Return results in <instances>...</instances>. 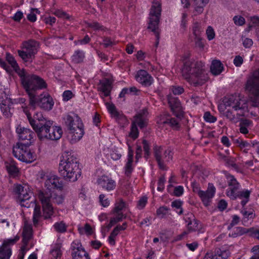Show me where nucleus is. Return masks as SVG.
<instances>
[{
	"instance_id": "aec40b11",
	"label": "nucleus",
	"mask_w": 259,
	"mask_h": 259,
	"mask_svg": "<svg viewBox=\"0 0 259 259\" xmlns=\"http://www.w3.org/2000/svg\"><path fill=\"white\" fill-rule=\"evenodd\" d=\"M63 132L60 126H53L50 128L49 132L47 133V137L45 139H49L51 140H58L62 136Z\"/></svg>"
},
{
	"instance_id": "7ed1b4c3",
	"label": "nucleus",
	"mask_w": 259,
	"mask_h": 259,
	"mask_svg": "<svg viewBox=\"0 0 259 259\" xmlns=\"http://www.w3.org/2000/svg\"><path fill=\"white\" fill-rule=\"evenodd\" d=\"M29 122L31 127L36 133L40 140L45 139L50 128L53 125V121L47 120L41 112L35 113L33 117L29 112H26Z\"/></svg>"
},
{
	"instance_id": "a19ab883",
	"label": "nucleus",
	"mask_w": 259,
	"mask_h": 259,
	"mask_svg": "<svg viewBox=\"0 0 259 259\" xmlns=\"http://www.w3.org/2000/svg\"><path fill=\"white\" fill-rule=\"evenodd\" d=\"M11 255V250L8 247L2 246L0 248V259H9Z\"/></svg>"
},
{
	"instance_id": "72a5a7b5",
	"label": "nucleus",
	"mask_w": 259,
	"mask_h": 259,
	"mask_svg": "<svg viewBox=\"0 0 259 259\" xmlns=\"http://www.w3.org/2000/svg\"><path fill=\"white\" fill-rule=\"evenodd\" d=\"M140 91L138 90L135 87H132L130 88H123L119 94V98H123L126 94H131L137 95V93Z\"/></svg>"
},
{
	"instance_id": "09e8293b",
	"label": "nucleus",
	"mask_w": 259,
	"mask_h": 259,
	"mask_svg": "<svg viewBox=\"0 0 259 259\" xmlns=\"http://www.w3.org/2000/svg\"><path fill=\"white\" fill-rule=\"evenodd\" d=\"M169 210V208L167 206H162L157 209L156 214L158 217L163 218L164 216L168 213Z\"/></svg>"
},
{
	"instance_id": "bf43d9fd",
	"label": "nucleus",
	"mask_w": 259,
	"mask_h": 259,
	"mask_svg": "<svg viewBox=\"0 0 259 259\" xmlns=\"http://www.w3.org/2000/svg\"><path fill=\"white\" fill-rule=\"evenodd\" d=\"M11 98H8L4 92H0V105L3 103H9L11 101Z\"/></svg>"
},
{
	"instance_id": "6ab92c4d",
	"label": "nucleus",
	"mask_w": 259,
	"mask_h": 259,
	"mask_svg": "<svg viewBox=\"0 0 259 259\" xmlns=\"http://www.w3.org/2000/svg\"><path fill=\"white\" fill-rule=\"evenodd\" d=\"M73 251L72 252V256L73 259H90L89 254L85 251V250L81 247V245H78L76 247L73 245H72Z\"/></svg>"
},
{
	"instance_id": "cd10ccee",
	"label": "nucleus",
	"mask_w": 259,
	"mask_h": 259,
	"mask_svg": "<svg viewBox=\"0 0 259 259\" xmlns=\"http://www.w3.org/2000/svg\"><path fill=\"white\" fill-rule=\"evenodd\" d=\"M32 227L30 226L25 225L22 232L23 239L22 242L25 245L27 246L29 241L32 237Z\"/></svg>"
},
{
	"instance_id": "5701e85b",
	"label": "nucleus",
	"mask_w": 259,
	"mask_h": 259,
	"mask_svg": "<svg viewBox=\"0 0 259 259\" xmlns=\"http://www.w3.org/2000/svg\"><path fill=\"white\" fill-rule=\"evenodd\" d=\"M38 197L41 201L42 205L51 204L52 200V194L49 191H39L38 193Z\"/></svg>"
},
{
	"instance_id": "f03ea898",
	"label": "nucleus",
	"mask_w": 259,
	"mask_h": 259,
	"mask_svg": "<svg viewBox=\"0 0 259 259\" xmlns=\"http://www.w3.org/2000/svg\"><path fill=\"white\" fill-rule=\"evenodd\" d=\"M18 75L20 77L21 85L28 96L29 100L31 104L33 103L32 99L36 95L37 91L46 89L47 84L44 79L40 76L32 73L27 72L22 69L19 72Z\"/></svg>"
},
{
	"instance_id": "5fc2aeb1",
	"label": "nucleus",
	"mask_w": 259,
	"mask_h": 259,
	"mask_svg": "<svg viewBox=\"0 0 259 259\" xmlns=\"http://www.w3.org/2000/svg\"><path fill=\"white\" fill-rule=\"evenodd\" d=\"M226 163L229 165L231 166L234 169L238 171L239 168L238 165L235 163L234 159L233 158H227L225 159Z\"/></svg>"
},
{
	"instance_id": "4d7b16f0",
	"label": "nucleus",
	"mask_w": 259,
	"mask_h": 259,
	"mask_svg": "<svg viewBox=\"0 0 259 259\" xmlns=\"http://www.w3.org/2000/svg\"><path fill=\"white\" fill-rule=\"evenodd\" d=\"M133 162V161H127L125 166V174L127 177L131 175L133 170V167L132 166Z\"/></svg>"
},
{
	"instance_id": "603ef678",
	"label": "nucleus",
	"mask_w": 259,
	"mask_h": 259,
	"mask_svg": "<svg viewBox=\"0 0 259 259\" xmlns=\"http://www.w3.org/2000/svg\"><path fill=\"white\" fill-rule=\"evenodd\" d=\"M241 212L244 217L243 220L244 222L248 221L249 219H253L255 217V214L252 211L248 212L246 210H242Z\"/></svg>"
},
{
	"instance_id": "473e14b6",
	"label": "nucleus",
	"mask_w": 259,
	"mask_h": 259,
	"mask_svg": "<svg viewBox=\"0 0 259 259\" xmlns=\"http://www.w3.org/2000/svg\"><path fill=\"white\" fill-rule=\"evenodd\" d=\"M43 209V217L45 219L51 218L53 214L54 211L52 205L51 204L42 205Z\"/></svg>"
},
{
	"instance_id": "680f3d73",
	"label": "nucleus",
	"mask_w": 259,
	"mask_h": 259,
	"mask_svg": "<svg viewBox=\"0 0 259 259\" xmlns=\"http://www.w3.org/2000/svg\"><path fill=\"white\" fill-rule=\"evenodd\" d=\"M31 13L27 15V19L29 21L34 22L36 19V15L34 13V12L35 11L36 13H38V10L35 8L31 9Z\"/></svg>"
},
{
	"instance_id": "6e6552de",
	"label": "nucleus",
	"mask_w": 259,
	"mask_h": 259,
	"mask_svg": "<svg viewBox=\"0 0 259 259\" xmlns=\"http://www.w3.org/2000/svg\"><path fill=\"white\" fill-rule=\"evenodd\" d=\"M223 103L225 108L230 107L237 112L238 116H245L246 111L249 112L251 107L248 108V104L244 100H242L236 95H230L225 97L223 100Z\"/></svg>"
},
{
	"instance_id": "0eeeda50",
	"label": "nucleus",
	"mask_w": 259,
	"mask_h": 259,
	"mask_svg": "<svg viewBox=\"0 0 259 259\" xmlns=\"http://www.w3.org/2000/svg\"><path fill=\"white\" fill-rule=\"evenodd\" d=\"M161 4L156 1L153 2V5L150 12V20L148 28L151 29L156 36L155 46L157 47L159 41V32L158 31V24L161 15Z\"/></svg>"
},
{
	"instance_id": "052dcab7",
	"label": "nucleus",
	"mask_w": 259,
	"mask_h": 259,
	"mask_svg": "<svg viewBox=\"0 0 259 259\" xmlns=\"http://www.w3.org/2000/svg\"><path fill=\"white\" fill-rule=\"evenodd\" d=\"M143 149H144V151L145 152L144 157L146 159H148V158L150 155V152H149L150 148H149V144L146 140H143Z\"/></svg>"
},
{
	"instance_id": "c85d7f7f",
	"label": "nucleus",
	"mask_w": 259,
	"mask_h": 259,
	"mask_svg": "<svg viewBox=\"0 0 259 259\" xmlns=\"http://www.w3.org/2000/svg\"><path fill=\"white\" fill-rule=\"evenodd\" d=\"M14 103L13 102L12 99H11L10 103H3L0 105L1 111L3 114L7 117H11L12 115L13 108L12 106Z\"/></svg>"
},
{
	"instance_id": "3c124183",
	"label": "nucleus",
	"mask_w": 259,
	"mask_h": 259,
	"mask_svg": "<svg viewBox=\"0 0 259 259\" xmlns=\"http://www.w3.org/2000/svg\"><path fill=\"white\" fill-rule=\"evenodd\" d=\"M203 118L207 122L213 123L217 121V117L211 115L208 111L204 113Z\"/></svg>"
},
{
	"instance_id": "8fccbe9b",
	"label": "nucleus",
	"mask_w": 259,
	"mask_h": 259,
	"mask_svg": "<svg viewBox=\"0 0 259 259\" xmlns=\"http://www.w3.org/2000/svg\"><path fill=\"white\" fill-rule=\"evenodd\" d=\"M202 31H203V29L200 25L198 23H194L193 27V33L196 38L200 37V33Z\"/></svg>"
},
{
	"instance_id": "7c9ffc66",
	"label": "nucleus",
	"mask_w": 259,
	"mask_h": 259,
	"mask_svg": "<svg viewBox=\"0 0 259 259\" xmlns=\"http://www.w3.org/2000/svg\"><path fill=\"white\" fill-rule=\"evenodd\" d=\"M6 60L18 74L19 72L22 71V70L20 69L16 60L10 54L7 53Z\"/></svg>"
},
{
	"instance_id": "9b49d317",
	"label": "nucleus",
	"mask_w": 259,
	"mask_h": 259,
	"mask_svg": "<svg viewBox=\"0 0 259 259\" xmlns=\"http://www.w3.org/2000/svg\"><path fill=\"white\" fill-rule=\"evenodd\" d=\"M167 100L169 105L174 114L176 115L177 118L181 119L183 115L181 103L179 99L171 96H168Z\"/></svg>"
},
{
	"instance_id": "393cba45",
	"label": "nucleus",
	"mask_w": 259,
	"mask_h": 259,
	"mask_svg": "<svg viewBox=\"0 0 259 259\" xmlns=\"http://www.w3.org/2000/svg\"><path fill=\"white\" fill-rule=\"evenodd\" d=\"M251 191L248 190H245L241 191H238L235 194V198H231L232 200H236L237 198H244L241 202V204L242 206H244L249 201Z\"/></svg>"
},
{
	"instance_id": "e433bc0d",
	"label": "nucleus",
	"mask_w": 259,
	"mask_h": 259,
	"mask_svg": "<svg viewBox=\"0 0 259 259\" xmlns=\"http://www.w3.org/2000/svg\"><path fill=\"white\" fill-rule=\"evenodd\" d=\"M126 205L125 202L123 201V200L121 198H120L117 200L115 204V207L113 210L114 213H116L118 214V213H120L119 212L124 208H126Z\"/></svg>"
},
{
	"instance_id": "4468645a",
	"label": "nucleus",
	"mask_w": 259,
	"mask_h": 259,
	"mask_svg": "<svg viewBox=\"0 0 259 259\" xmlns=\"http://www.w3.org/2000/svg\"><path fill=\"white\" fill-rule=\"evenodd\" d=\"M45 187L47 190L52 192L54 189L62 190L63 188V183L60 181V178L57 176H52L48 178L45 182Z\"/></svg>"
},
{
	"instance_id": "37998d69",
	"label": "nucleus",
	"mask_w": 259,
	"mask_h": 259,
	"mask_svg": "<svg viewBox=\"0 0 259 259\" xmlns=\"http://www.w3.org/2000/svg\"><path fill=\"white\" fill-rule=\"evenodd\" d=\"M6 168L8 172L11 175H16L19 172L18 168L13 162L7 163Z\"/></svg>"
},
{
	"instance_id": "20e7f679",
	"label": "nucleus",
	"mask_w": 259,
	"mask_h": 259,
	"mask_svg": "<svg viewBox=\"0 0 259 259\" xmlns=\"http://www.w3.org/2000/svg\"><path fill=\"white\" fill-rule=\"evenodd\" d=\"M63 119L69 133L71 135V142L75 143L80 140L84 135L83 124L81 119L77 115L72 116L68 114Z\"/></svg>"
},
{
	"instance_id": "dca6fc26",
	"label": "nucleus",
	"mask_w": 259,
	"mask_h": 259,
	"mask_svg": "<svg viewBox=\"0 0 259 259\" xmlns=\"http://www.w3.org/2000/svg\"><path fill=\"white\" fill-rule=\"evenodd\" d=\"M136 78L139 83L146 87L150 86L153 82L152 77L144 70H139Z\"/></svg>"
},
{
	"instance_id": "f3484780",
	"label": "nucleus",
	"mask_w": 259,
	"mask_h": 259,
	"mask_svg": "<svg viewBox=\"0 0 259 259\" xmlns=\"http://www.w3.org/2000/svg\"><path fill=\"white\" fill-rule=\"evenodd\" d=\"M97 183L103 189L108 191L114 189L116 187L115 181L106 176H102L99 178Z\"/></svg>"
},
{
	"instance_id": "39448f33",
	"label": "nucleus",
	"mask_w": 259,
	"mask_h": 259,
	"mask_svg": "<svg viewBox=\"0 0 259 259\" xmlns=\"http://www.w3.org/2000/svg\"><path fill=\"white\" fill-rule=\"evenodd\" d=\"M245 89L248 92L251 107H259V70H255L248 78Z\"/></svg>"
},
{
	"instance_id": "f8f14e48",
	"label": "nucleus",
	"mask_w": 259,
	"mask_h": 259,
	"mask_svg": "<svg viewBox=\"0 0 259 259\" xmlns=\"http://www.w3.org/2000/svg\"><path fill=\"white\" fill-rule=\"evenodd\" d=\"M227 179L228 180V185L229 187L227 190L226 194L230 198H235V194L239 189L240 186V184L232 175H227Z\"/></svg>"
},
{
	"instance_id": "a211bd4d",
	"label": "nucleus",
	"mask_w": 259,
	"mask_h": 259,
	"mask_svg": "<svg viewBox=\"0 0 259 259\" xmlns=\"http://www.w3.org/2000/svg\"><path fill=\"white\" fill-rule=\"evenodd\" d=\"M16 131L19 135L20 140L22 141H27L26 142L32 143L31 141L33 138L35 134L30 129L20 127H17Z\"/></svg>"
},
{
	"instance_id": "58836bf2",
	"label": "nucleus",
	"mask_w": 259,
	"mask_h": 259,
	"mask_svg": "<svg viewBox=\"0 0 259 259\" xmlns=\"http://www.w3.org/2000/svg\"><path fill=\"white\" fill-rule=\"evenodd\" d=\"M247 232H248V231L246 228L241 227H237L233 229L232 233L229 234V236L232 237H236L237 236H239L244 234H245Z\"/></svg>"
},
{
	"instance_id": "69168bd1",
	"label": "nucleus",
	"mask_w": 259,
	"mask_h": 259,
	"mask_svg": "<svg viewBox=\"0 0 259 259\" xmlns=\"http://www.w3.org/2000/svg\"><path fill=\"white\" fill-rule=\"evenodd\" d=\"M184 193V189L183 186H178L174 188V195L177 197H180Z\"/></svg>"
},
{
	"instance_id": "b1692460",
	"label": "nucleus",
	"mask_w": 259,
	"mask_h": 259,
	"mask_svg": "<svg viewBox=\"0 0 259 259\" xmlns=\"http://www.w3.org/2000/svg\"><path fill=\"white\" fill-rule=\"evenodd\" d=\"M209 0H190L191 3H193L195 6L194 13L195 15L201 14L204 10V7L208 3Z\"/></svg>"
},
{
	"instance_id": "2f4dec72",
	"label": "nucleus",
	"mask_w": 259,
	"mask_h": 259,
	"mask_svg": "<svg viewBox=\"0 0 259 259\" xmlns=\"http://www.w3.org/2000/svg\"><path fill=\"white\" fill-rule=\"evenodd\" d=\"M107 108L110 113L114 117L117 118H124L122 114H120L117 110L116 107L113 104H110L109 103H106Z\"/></svg>"
},
{
	"instance_id": "e2e57ef3",
	"label": "nucleus",
	"mask_w": 259,
	"mask_h": 259,
	"mask_svg": "<svg viewBox=\"0 0 259 259\" xmlns=\"http://www.w3.org/2000/svg\"><path fill=\"white\" fill-rule=\"evenodd\" d=\"M207 38L209 40H212L215 36V33L213 29L211 26H208L206 31Z\"/></svg>"
},
{
	"instance_id": "338daca9",
	"label": "nucleus",
	"mask_w": 259,
	"mask_h": 259,
	"mask_svg": "<svg viewBox=\"0 0 259 259\" xmlns=\"http://www.w3.org/2000/svg\"><path fill=\"white\" fill-rule=\"evenodd\" d=\"M118 233L114 229L109 237V242L110 244L112 245H115V241L114 238L118 235Z\"/></svg>"
},
{
	"instance_id": "49530a36",
	"label": "nucleus",
	"mask_w": 259,
	"mask_h": 259,
	"mask_svg": "<svg viewBox=\"0 0 259 259\" xmlns=\"http://www.w3.org/2000/svg\"><path fill=\"white\" fill-rule=\"evenodd\" d=\"M183 202L180 200H176L171 202V206L177 209H180V211L177 213L179 215H181L183 213V209L182 207Z\"/></svg>"
},
{
	"instance_id": "de8ad7c7",
	"label": "nucleus",
	"mask_w": 259,
	"mask_h": 259,
	"mask_svg": "<svg viewBox=\"0 0 259 259\" xmlns=\"http://www.w3.org/2000/svg\"><path fill=\"white\" fill-rule=\"evenodd\" d=\"M54 227L56 231L60 233H64L66 231V226L63 222L55 223Z\"/></svg>"
},
{
	"instance_id": "a18cd8bd",
	"label": "nucleus",
	"mask_w": 259,
	"mask_h": 259,
	"mask_svg": "<svg viewBox=\"0 0 259 259\" xmlns=\"http://www.w3.org/2000/svg\"><path fill=\"white\" fill-rule=\"evenodd\" d=\"M129 136L133 138L134 140L136 139L139 136V131L136 122H133L131 125V132L129 134Z\"/></svg>"
},
{
	"instance_id": "4be33fe9",
	"label": "nucleus",
	"mask_w": 259,
	"mask_h": 259,
	"mask_svg": "<svg viewBox=\"0 0 259 259\" xmlns=\"http://www.w3.org/2000/svg\"><path fill=\"white\" fill-rule=\"evenodd\" d=\"M154 155L159 168L162 170H166V166L164 163V161L162 160V148L157 145L155 146L153 148Z\"/></svg>"
},
{
	"instance_id": "423d86ee",
	"label": "nucleus",
	"mask_w": 259,
	"mask_h": 259,
	"mask_svg": "<svg viewBox=\"0 0 259 259\" xmlns=\"http://www.w3.org/2000/svg\"><path fill=\"white\" fill-rule=\"evenodd\" d=\"M204 65L201 61L187 60L184 63L182 69L183 76L190 81L191 76L200 77L204 72Z\"/></svg>"
},
{
	"instance_id": "ea45409f",
	"label": "nucleus",
	"mask_w": 259,
	"mask_h": 259,
	"mask_svg": "<svg viewBox=\"0 0 259 259\" xmlns=\"http://www.w3.org/2000/svg\"><path fill=\"white\" fill-rule=\"evenodd\" d=\"M84 58V53L81 51H76L72 56V60L75 63H79L83 61Z\"/></svg>"
},
{
	"instance_id": "c9c22d12",
	"label": "nucleus",
	"mask_w": 259,
	"mask_h": 259,
	"mask_svg": "<svg viewBox=\"0 0 259 259\" xmlns=\"http://www.w3.org/2000/svg\"><path fill=\"white\" fill-rule=\"evenodd\" d=\"M229 255V251L226 249L217 248L215 251L216 259H227Z\"/></svg>"
},
{
	"instance_id": "c756f323",
	"label": "nucleus",
	"mask_w": 259,
	"mask_h": 259,
	"mask_svg": "<svg viewBox=\"0 0 259 259\" xmlns=\"http://www.w3.org/2000/svg\"><path fill=\"white\" fill-rule=\"evenodd\" d=\"M18 53L20 57L25 62H31L35 57V55L30 52L24 50H18Z\"/></svg>"
},
{
	"instance_id": "4c0bfd02",
	"label": "nucleus",
	"mask_w": 259,
	"mask_h": 259,
	"mask_svg": "<svg viewBox=\"0 0 259 259\" xmlns=\"http://www.w3.org/2000/svg\"><path fill=\"white\" fill-rule=\"evenodd\" d=\"M61 244L56 243L53 248L51 251V254L54 257V259L60 258L62 255V251L61 250Z\"/></svg>"
},
{
	"instance_id": "f257e3e1",
	"label": "nucleus",
	"mask_w": 259,
	"mask_h": 259,
	"mask_svg": "<svg viewBox=\"0 0 259 259\" xmlns=\"http://www.w3.org/2000/svg\"><path fill=\"white\" fill-rule=\"evenodd\" d=\"M59 165V172L67 182H74L81 176L78 160L72 152H64Z\"/></svg>"
},
{
	"instance_id": "c03bdc74",
	"label": "nucleus",
	"mask_w": 259,
	"mask_h": 259,
	"mask_svg": "<svg viewBox=\"0 0 259 259\" xmlns=\"http://www.w3.org/2000/svg\"><path fill=\"white\" fill-rule=\"evenodd\" d=\"M41 213L40 207L37 205H35L33 216V222L34 226L37 225L38 223V219L41 217Z\"/></svg>"
},
{
	"instance_id": "412c9836",
	"label": "nucleus",
	"mask_w": 259,
	"mask_h": 259,
	"mask_svg": "<svg viewBox=\"0 0 259 259\" xmlns=\"http://www.w3.org/2000/svg\"><path fill=\"white\" fill-rule=\"evenodd\" d=\"M38 46L39 42L34 39H30L23 43V48L34 55L37 53Z\"/></svg>"
},
{
	"instance_id": "774afa93",
	"label": "nucleus",
	"mask_w": 259,
	"mask_h": 259,
	"mask_svg": "<svg viewBox=\"0 0 259 259\" xmlns=\"http://www.w3.org/2000/svg\"><path fill=\"white\" fill-rule=\"evenodd\" d=\"M198 222L195 220H193V222L190 221L188 224V228L190 231H195L198 228Z\"/></svg>"
},
{
	"instance_id": "f704fd0d",
	"label": "nucleus",
	"mask_w": 259,
	"mask_h": 259,
	"mask_svg": "<svg viewBox=\"0 0 259 259\" xmlns=\"http://www.w3.org/2000/svg\"><path fill=\"white\" fill-rule=\"evenodd\" d=\"M180 120H181V119H179L178 118H175L172 117H168L166 118V120L163 121V123L164 124H168L173 128L178 130L180 126L179 123Z\"/></svg>"
},
{
	"instance_id": "79ce46f5",
	"label": "nucleus",
	"mask_w": 259,
	"mask_h": 259,
	"mask_svg": "<svg viewBox=\"0 0 259 259\" xmlns=\"http://www.w3.org/2000/svg\"><path fill=\"white\" fill-rule=\"evenodd\" d=\"M225 116L230 121L233 122H236L241 116H238L237 113L236 114L231 109H228L225 113Z\"/></svg>"
},
{
	"instance_id": "1a4fd4ad",
	"label": "nucleus",
	"mask_w": 259,
	"mask_h": 259,
	"mask_svg": "<svg viewBox=\"0 0 259 259\" xmlns=\"http://www.w3.org/2000/svg\"><path fill=\"white\" fill-rule=\"evenodd\" d=\"M31 142L18 143L14 146L13 154L20 161L31 163L35 159V155L29 149Z\"/></svg>"
},
{
	"instance_id": "9d476101",
	"label": "nucleus",
	"mask_w": 259,
	"mask_h": 259,
	"mask_svg": "<svg viewBox=\"0 0 259 259\" xmlns=\"http://www.w3.org/2000/svg\"><path fill=\"white\" fill-rule=\"evenodd\" d=\"M33 103L31 104L29 101V105L33 108V109L35 108L36 106H39L45 110H50L52 109L54 106V102L52 98L49 96H44L42 94L39 96H34L32 99Z\"/></svg>"
},
{
	"instance_id": "ddd939ff",
	"label": "nucleus",
	"mask_w": 259,
	"mask_h": 259,
	"mask_svg": "<svg viewBox=\"0 0 259 259\" xmlns=\"http://www.w3.org/2000/svg\"><path fill=\"white\" fill-rule=\"evenodd\" d=\"M215 192V188L213 185L209 183L208 188L205 191H199V196L205 206L209 205L210 200L213 198Z\"/></svg>"
},
{
	"instance_id": "864d4df0",
	"label": "nucleus",
	"mask_w": 259,
	"mask_h": 259,
	"mask_svg": "<svg viewBox=\"0 0 259 259\" xmlns=\"http://www.w3.org/2000/svg\"><path fill=\"white\" fill-rule=\"evenodd\" d=\"M78 230L80 233H82V231L84 230L85 233L88 235H91L93 233V230L91 226L88 223H86L84 225V228L82 227H78Z\"/></svg>"
},
{
	"instance_id": "2eb2a0df",
	"label": "nucleus",
	"mask_w": 259,
	"mask_h": 259,
	"mask_svg": "<svg viewBox=\"0 0 259 259\" xmlns=\"http://www.w3.org/2000/svg\"><path fill=\"white\" fill-rule=\"evenodd\" d=\"M23 188H24V187L22 185H17L16 186L14 191L15 193L18 195V198L20 200L21 206L29 207H30V205L27 206V204H28V203L26 201L29 200L31 196L30 194H31V193L27 192L26 189L25 193H20L21 191V192L23 191Z\"/></svg>"
},
{
	"instance_id": "6e6d98bb",
	"label": "nucleus",
	"mask_w": 259,
	"mask_h": 259,
	"mask_svg": "<svg viewBox=\"0 0 259 259\" xmlns=\"http://www.w3.org/2000/svg\"><path fill=\"white\" fill-rule=\"evenodd\" d=\"M233 20L234 23L238 26L243 25L245 22V19L241 16H235L233 17Z\"/></svg>"
},
{
	"instance_id": "0e129e2a",
	"label": "nucleus",
	"mask_w": 259,
	"mask_h": 259,
	"mask_svg": "<svg viewBox=\"0 0 259 259\" xmlns=\"http://www.w3.org/2000/svg\"><path fill=\"white\" fill-rule=\"evenodd\" d=\"M135 118V120L134 122H136V125H138L140 128H142L146 126V122L145 121L144 118L139 117Z\"/></svg>"
},
{
	"instance_id": "bb28decb",
	"label": "nucleus",
	"mask_w": 259,
	"mask_h": 259,
	"mask_svg": "<svg viewBox=\"0 0 259 259\" xmlns=\"http://www.w3.org/2000/svg\"><path fill=\"white\" fill-rule=\"evenodd\" d=\"M123 217L124 218H125L126 215L124 216L123 213L122 212H120V213H118L116 217L111 218L108 225H107L106 227L103 226L102 227V233L103 234H104L106 231H108L114 225H115L118 222L122 221Z\"/></svg>"
},
{
	"instance_id": "a878e982",
	"label": "nucleus",
	"mask_w": 259,
	"mask_h": 259,
	"mask_svg": "<svg viewBox=\"0 0 259 259\" xmlns=\"http://www.w3.org/2000/svg\"><path fill=\"white\" fill-rule=\"evenodd\" d=\"M210 69L212 74L214 75H219L224 70L223 64L220 60H213L212 61Z\"/></svg>"
},
{
	"instance_id": "13d9d810",
	"label": "nucleus",
	"mask_w": 259,
	"mask_h": 259,
	"mask_svg": "<svg viewBox=\"0 0 259 259\" xmlns=\"http://www.w3.org/2000/svg\"><path fill=\"white\" fill-rule=\"evenodd\" d=\"M64 198L62 195H57L56 194L52 195V201L58 204H62L64 201Z\"/></svg>"
}]
</instances>
